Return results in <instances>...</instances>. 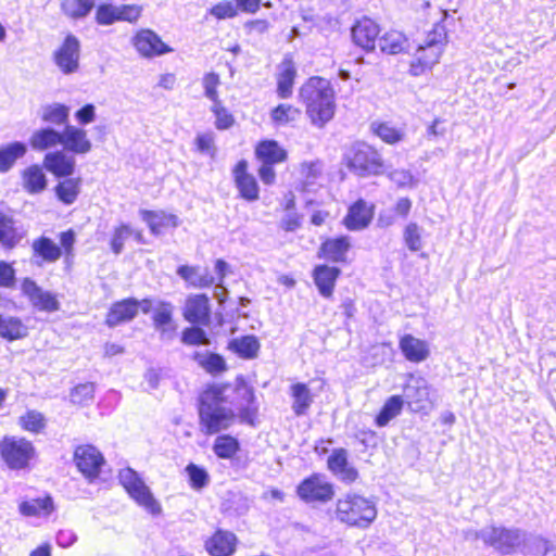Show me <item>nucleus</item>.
I'll return each mask as SVG.
<instances>
[{"label": "nucleus", "mask_w": 556, "mask_h": 556, "mask_svg": "<svg viewBox=\"0 0 556 556\" xmlns=\"http://www.w3.org/2000/svg\"><path fill=\"white\" fill-rule=\"evenodd\" d=\"M300 98L313 125L324 127L333 118L334 91L329 80L311 77L300 89Z\"/></svg>", "instance_id": "1"}, {"label": "nucleus", "mask_w": 556, "mask_h": 556, "mask_svg": "<svg viewBox=\"0 0 556 556\" xmlns=\"http://www.w3.org/2000/svg\"><path fill=\"white\" fill-rule=\"evenodd\" d=\"M334 518L349 527L367 529L377 518V507L371 500L349 492L337 501Z\"/></svg>", "instance_id": "2"}, {"label": "nucleus", "mask_w": 556, "mask_h": 556, "mask_svg": "<svg viewBox=\"0 0 556 556\" xmlns=\"http://www.w3.org/2000/svg\"><path fill=\"white\" fill-rule=\"evenodd\" d=\"M211 393L213 402L202 399L199 408L200 425L202 431L206 434H214L226 430L235 421L233 412L220 405L223 401L220 390L213 389L205 396H210Z\"/></svg>", "instance_id": "3"}, {"label": "nucleus", "mask_w": 556, "mask_h": 556, "mask_svg": "<svg viewBox=\"0 0 556 556\" xmlns=\"http://www.w3.org/2000/svg\"><path fill=\"white\" fill-rule=\"evenodd\" d=\"M467 539H481L502 555H511L526 542V532L516 528L489 527L480 531H468Z\"/></svg>", "instance_id": "4"}, {"label": "nucleus", "mask_w": 556, "mask_h": 556, "mask_svg": "<svg viewBox=\"0 0 556 556\" xmlns=\"http://www.w3.org/2000/svg\"><path fill=\"white\" fill-rule=\"evenodd\" d=\"M348 167L356 175L365 177L380 175L384 172V163L379 152L365 142H356L346 154Z\"/></svg>", "instance_id": "5"}, {"label": "nucleus", "mask_w": 556, "mask_h": 556, "mask_svg": "<svg viewBox=\"0 0 556 556\" xmlns=\"http://www.w3.org/2000/svg\"><path fill=\"white\" fill-rule=\"evenodd\" d=\"M0 455L10 469H25L35 456V447L24 438L4 437L0 441Z\"/></svg>", "instance_id": "6"}, {"label": "nucleus", "mask_w": 556, "mask_h": 556, "mask_svg": "<svg viewBox=\"0 0 556 556\" xmlns=\"http://www.w3.org/2000/svg\"><path fill=\"white\" fill-rule=\"evenodd\" d=\"M118 479L127 493L140 506L144 507L153 515L162 511L160 503L154 498L149 486L146 485L139 475L131 468H125L119 471Z\"/></svg>", "instance_id": "7"}, {"label": "nucleus", "mask_w": 556, "mask_h": 556, "mask_svg": "<svg viewBox=\"0 0 556 556\" xmlns=\"http://www.w3.org/2000/svg\"><path fill=\"white\" fill-rule=\"evenodd\" d=\"M298 496L305 503H327L334 496V486L321 473H313L296 488Z\"/></svg>", "instance_id": "8"}, {"label": "nucleus", "mask_w": 556, "mask_h": 556, "mask_svg": "<svg viewBox=\"0 0 556 556\" xmlns=\"http://www.w3.org/2000/svg\"><path fill=\"white\" fill-rule=\"evenodd\" d=\"M402 399L413 412L428 408L431 404L428 381L424 377L409 374L403 389Z\"/></svg>", "instance_id": "9"}, {"label": "nucleus", "mask_w": 556, "mask_h": 556, "mask_svg": "<svg viewBox=\"0 0 556 556\" xmlns=\"http://www.w3.org/2000/svg\"><path fill=\"white\" fill-rule=\"evenodd\" d=\"M74 462L78 470L89 480H93L100 473L104 457L93 445H79L74 452Z\"/></svg>", "instance_id": "10"}, {"label": "nucleus", "mask_w": 556, "mask_h": 556, "mask_svg": "<svg viewBox=\"0 0 556 556\" xmlns=\"http://www.w3.org/2000/svg\"><path fill=\"white\" fill-rule=\"evenodd\" d=\"M80 43L74 35H67L61 47L54 52V62L63 74L78 71Z\"/></svg>", "instance_id": "11"}, {"label": "nucleus", "mask_w": 556, "mask_h": 556, "mask_svg": "<svg viewBox=\"0 0 556 556\" xmlns=\"http://www.w3.org/2000/svg\"><path fill=\"white\" fill-rule=\"evenodd\" d=\"M21 289L36 309L49 313L60 309V302L56 300L55 295L49 291H45L33 279L25 278Z\"/></svg>", "instance_id": "12"}, {"label": "nucleus", "mask_w": 556, "mask_h": 556, "mask_svg": "<svg viewBox=\"0 0 556 556\" xmlns=\"http://www.w3.org/2000/svg\"><path fill=\"white\" fill-rule=\"evenodd\" d=\"M235 393L241 421L253 425L257 413L253 389L240 377L236 380Z\"/></svg>", "instance_id": "13"}, {"label": "nucleus", "mask_w": 556, "mask_h": 556, "mask_svg": "<svg viewBox=\"0 0 556 556\" xmlns=\"http://www.w3.org/2000/svg\"><path fill=\"white\" fill-rule=\"evenodd\" d=\"M210 301L205 294L191 295L186 300L184 317L191 324H210Z\"/></svg>", "instance_id": "14"}, {"label": "nucleus", "mask_w": 556, "mask_h": 556, "mask_svg": "<svg viewBox=\"0 0 556 556\" xmlns=\"http://www.w3.org/2000/svg\"><path fill=\"white\" fill-rule=\"evenodd\" d=\"M379 26L370 18L364 17L352 27V38L355 45L366 51H372L379 35Z\"/></svg>", "instance_id": "15"}, {"label": "nucleus", "mask_w": 556, "mask_h": 556, "mask_svg": "<svg viewBox=\"0 0 556 556\" xmlns=\"http://www.w3.org/2000/svg\"><path fill=\"white\" fill-rule=\"evenodd\" d=\"M134 45L137 51L147 58L161 55L170 51L168 46L165 45L162 39L150 29L140 30L134 39Z\"/></svg>", "instance_id": "16"}, {"label": "nucleus", "mask_w": 556, "mask_h": 556, "mask_svg": "<svg viewBox=\"0 0 556 556\" xmlns=\"http://www.w3.org/2000/svg\"><path fill=\"white\" fill-rule=\"evenodd\" d=\"M233 177L236 187L240 195L248 201H255L258 199V186L254 176L248 173V162L241 160L233 168Z\"/></svg>", "instance_id": "17"}, {"label": "nucleus", "mask_w": 556, "mask_h": 556, "mask_svg": "<svg viewBox=\"0 0 556 556\" xmlns=\"http://www.w3.org/2000/svg\"><path fill=\"white\" fill-rule=\"evenodd\" d=\"M64 149L75 154H86L91 151L92 143L87 138L86 130L66 125L62 131V140Z\"/></svg>", "instance_id": "18"}, {"label": "nucleus", "mask_w": 556, "mask_h": 556, "mask_svg": "<svg viewBox=\"0 0 556 556\" xmlns=\"http://www.w3.org/2000/svg\"><path fill=\"white\" fill-rule=\"evenodd\" d=\"M138 314V304L137 300L134 298L125 299L118 302H115L108 315H106V325L109 327H116L119 324L127 323L132 320Z\"/></svg>", "instance_id": "19"}, {"label": "nucleus", "mask_w": 556, "mask_h": 556, "mask_svg": "<svg viewBox=\"0 0 556 556\" xmlns=\"http://www.w3.org/2000/svg\"><path fill=\"white\" fill-rule=\"evenodd\" d=\"M25 230L10 215L0 212V243L3 248L13 249L24 238Z\"/></svg>", "instance_id": "20"}, {"label": "nucleus", "mask_w": 556, "mask_h": 556, "mask_svg": "<svg viewBox=\"0 0 556 556\" xmlns=\"http://www.w3.org/2000/svg\"><path fill=\"white\" fill-rule=\"evenodd\" d=\"M43 166L56 177H68L75 170V159L63 151L50 152L45 155Z\"/></svg>", "instance_id": "21"}, {"label": "nucleus", "mask_w": 556, "mask_h": 556, "mask_svg": "<svg viewBox=\"0 0 556 556\" xmlns=\"http://www.w3.org/2000/svg\"><path fill=\"white\" fill-rule=\"evenodd\" d=\"M236 541L233 533L218 530L206 541L205 547L212 556H231L236 551Z\"/></svg>", "instance_id": "22"}, {"label": "nucleus", "mask_w": 556, "mask_h": 556, "mask_svg": "<svg viewBox=\"0 0 556 556\" xmlns=\"http://www.w3.org/2000/svg\"><path fill=\"white\" fill-rule=\"evenodd\" d=\"M341 270L338 267L328 265H318L315 267L313 277L319 293L324 298H330L333 293L334 285Z\"/></svg>", "instance_id": "23"}, {"label": "nucleus", "mask_w": 556, "mask_h": 556, "mask_svg": "<svg viewBox=\"0 0 556 556\" xmlns=\"http://www.w3.org/2000/svg\"><path fill=\"white\" fill-rule=\"evenodd\" d=\"M400 349L407 361L420 363L428 358L430 352L426 341L405 334L400 340Z\"/></svg>", "instance_id": "24"}, {"label": "nucleus", "mask_w": 556, "mask_h": 556, "mask_svg": "<svg viewBox=\"0 0 556 556\" xmlns=\"http://www.w3.org/2000/svg\"><path fill=\"white\" fill-rule=\"evenodd\" d=\"M371 218V210L367 206L365 201L358 200L350 207L344 218V225L350 230H361L370 224Z\"/></svg>", "instance_id": "25"}, {"label": "nucleus", "mask_w": 556, "mask_h": 556, "mask_svg": "<svg viewBox=\"0 0 556 556\" xmlns=\"http://www.w3.org/2000/svg\"><path fill=\"white\" fill-rule=\"evenodd\" d=\"M351 244L348 237H339L326 240L319 249V257H325L334 263H342Z\"/></svg>", "instance_id": "26"}, {"label": "nucleus", "mask_w": 556, "mask_h": 556, "mask_svg": "<svg viewBox=\"0 0 556 556\" xmlns=\"http://www.w3.org/2000/svg\"><path fill=\"white\" fill-rule=\"evenodd\" d=\"M290 395L293 399L292 410L295 416L306 415L314 401L309 388L302 382L294 383L290 388Z\"/></svg>", "instance_id": "27"}, {"label": "nucleus", "mask_w": 556, "mask_h": 556, "mask_svg": "<svg viewBox=\"0 0 556 556\" xmlns=\"http://www.w3.org/2000/svg\"><path fill=\"white\" fill-rule=\"evenodd\" d=\"M142 219L148 224L152 233L159 236L163 232L164 228L177 227L178 218L173 214H165L164 212L141 211Z\"/></svg>", "instance_id": "28"}, {"label": "nucleus", "mask_w": 556, "mask_h": 556, "mask_svg": "<svg viewBox=\"0 0 556 556\" xmlns=\"http://www.w3.org/2000/svg\"><path fill=\"white\" fill-rule=\"evenodd\" d=\"M177 275L195 288H207L215 282L207 269L201 273L198 266L181 265L177 268Z\"/></svg>", "instance_id": "29"}, {"label": "nucleus", "mask_w": 556, "mask_h": 556, "mask_svg": "<svg viewBox=\"0 0 556 556\" xmlns=\"http://www.w3.org/2000/svg\"><path fill=\"white\" fill-rule=\"evenodd\" d=\"M296 68L291 59H285L280 65V73L277 78V92L282 99H287L292 94V88Z\"/></svg>", "instance_id": "30"}, {"label": "nucleus", "mask_w": 556, "mask_h": 556, "mask_svg": "<svg viewBox=\"0 0 556 556\" xmlns=\"http://www.w3.org/2000/svg\"><path fill=\"white\" fill-rule=\"evenodd\" d=\"M228 348L240 357L252 359L257 356L261 344L255 336H243L232 339Z\"/></svg>", "instance_id": "31"}, {"label": "nucleus", "mask_w": 556, "mask_h": 556, "mask_svg": "<svg viewBox=\"0 0 556 556\" xmlns=\"http://www.w3.org/2000/svg\"><path fill=\"white\" fill-rule=\"evenodd\" d=\"M62 132L51 128H41L33 132L30 146L34 150L43 151L61 143Z\"/></svg>", "instance_id": "32"}, {"label": "nucleus", "mask_w": 556, "mask_h": 556, "mask_svg": "<svg viewBox=\"0 0 556 556\" xmlns=\"http://www.w3.org/2000/svg\"><path fill=\"white\" fill-rule=\"evenodd\" d=\"M27 151L25 143L14 141L0 148V172H8Z\"/></svg>", "instance_id": "33"}, {"label": "nucleus", "mask_w": 556, "mask_h": 556, "mask_svg": "<svg viewBox=\"0 0 556 556\" xmlns=\"http://www.w3.org/2000/svg\"><path fill=\"white\" fill-rule=\"evenodd\" d=\"M256 156L266 164L280 163L287 159V152L276 141L261 142L256 148Z\"/></svg>", "instance_id": "34"}, {"label": "nucleus", "mask_w": 556, "mask_h": 556, "mask_svg": "<svg viewBox=\"0 0 556 556\" xmlns=\"http://www.w3.org/2000/svg\"><path fill=\"white\" fill-rule=\"evenodd\" d=\"M28 336V328L17 317H2L0 337L9 341L23 339Z\"/></svg>", "instance_id": "35"}, {"label": "nucleus", "mask_w": 556, "mask_h": 556, "mask_svg": "<svg viewBox=\"0 0 556 556\" xmlns=\"http://www.w3.org/2000/svg\"><path fill=\"white\" fill-rule=\"evenodd\" d=\"M24 188L29 193H40L47 187V178L42 168L38 165H31L23 174Z\"/></svg>", "instance_id": "36"}, {"label": "nucleus", "mask_w": 556, "mask_h": 556, "mask_svg": "<svg viewBox=\"0 0 556 556\" xmlns=\"http://www.w3.org/2000/svg\"><path fill=\"white\" fill-rule=\"evenodd\" d=\"M31 248L35 252V254L42 257L43 261L48 263H54L56 262L61 255L62 250L59 245H56L50 238L48 237H40L36 239Z\"/></svg>", "instance_id": "37"}, {"label": "nucleus", "mask_w": 556, "mask_h": 556, "mask_svg": "<svg viewBox=\"0 0 556 556\" xmlns=\"http://www.w3.org/2000/svg\"><path fill=\"white\" fill-rule=\"evenodd\" d=\"M403 404L404 400L401 395H392L389 397L376 417L377 426H387L391 419L400 415Z\"/></svg>", "instance_id": "38"}, {"label": "nucleus", "mask_w": 556, "mask_h": 556, "mask_svg": "<svg viewBox=\"0 0 556 556\" xmlns=\"http://www.w3.org/2000/svg\"><path fill=\"white\" fill-rule=\"evenodd\" d=\"M53 510V501L50 496L45 498H35L20 504V513L24 516L49 515Z\"/></svg>", "instance_id": "39"}, {"label": "nucleus", "mask_w": 556, "mask_h": 556, "mask_svg": "<svg viewBox=\"0 0 556 556\" xmlns=\"http://www.w3.org/2000/svg\"><path fill=\"white\" fill-rule=\"evenodd\" d=\"M406 42L405 36L396 30L388 31L379 39L381 51L389 54H397L404 51Z\"/></svg>", "instance_id": "40"}, {"label": "nucleus", "mask_w": 556, "mask_h": 556, "mask_svg": "<svg viewBox=\"0 0 556 556\" xmlns=\"http://www.w3.org/2000/svg\"><path fill=\"white\" fill-rule=\"evenodd\" d=\"M185 472L187 473L190 488L194 491L200 492L210 484L211 478L204 467L190 463L185 468Z\"/></svg>", "instance_id": "41"}, {"label": "nucleus", "mask_w": 556, "mask_h": 556, "mask_svg": "<svg viewBox=\"0 0 556 556\" xmlns=\"http://www.w3.org/2000/svg\"><path fill=\"white\" fill-rule=\"evenodd\" d=\"M70 109L61 103L48 104L41 108V118L46 123L63 125L68 121Z\"/></svg>", "instance_id": "42"}, {"label": "nucleus", "mask_w": 556, "mask_h": 556, "mask_svg": "<svg viewBox=\"0 0 556 556\" xmlns=\"http://www.w3.org/2000/svg\"><path fill=\"white\" fill-rule=\"evenodd\" d=\"M193 358L210 374L215 375L226 370L225 359L219 354L195 352Z\"/></svg>", "instance_id": "43"}, {"label": "nucleus", "mask_w": 556, "mask_h": 556, "mask_svg": "<svg viewBox=\"0 0 556 556\" xmlns=\"http://www.w3.org/2000/svg\"><path fill=\"white\" fill-rule=\"evenodd\" d=\"M214 453L219 458H231L239 451V442L230 435H219L213 445Z\"/></svg>", "instance_id": "44"}, {"label": "nucleus", "mask_w": 556, "mask_h": 556, "mask_svg": "<svg viewBox=\"0 0 556 556\" xmlns=\"http://www.w3.org/2000/svg\"><path fill=\"white\" fill-rule=\"evenodd\" d=\"M79 179L68 178L61 181L55 188L58 198L65 204L74 203L79 193Z\"/></svg>", "instance_id": "45"}, {"label": "nucleus", "mask_w": 556, "mask_h": 556, "mask_svg": "<svg viewBox=\"0 0 556 556\" xmlns=\"http://www.w3.org/2000/svg\"><path fill=\"white\" fill-rule=\"evenodd\" d=\"M94 7V0H64L62 10L71 17L79 18L86 16Z\"/></svg>", "instance_id": "46"}, {"label": "nucleus", "mask_w": 556, "mask_h": 556, "mask_svg": "<svg viewBox=\"0 0 556 556\" xmlns=\"http://www.w3.org/2000/svg\"><path fill=\"white\" fill-rule=\"evenodd\" d=\"M173 305L168 302H160L154 308L153 324L157 330L165 332L166 326L173 320Z\"/></svg>", "instance_id": "47"}, {"label": "nucleus", "mask_w": 556, "mask_h": 556, "mask_svg": "<svg viewBox=\"0 0 556 556\" xmlns=\"http://www.w3.org/2000/svg\"><path fill=\"white\" fill-rule=\"evenodd\" d=\"M422 231L424 229L417 223H409L403 232V238L406 247L412 252H417L422 248Z\"/></svg>", "instance_id": "48"}, {"label": "nucleus", "mask_w": 556, "mask_h": 556, "mask_svg": "<svg viewBox=\"0 0 556 556\" xmlns=\"http://www.w3.org/2000/svg\"><path fill=\"white\" fill-rule=\"evenodd\" d=\"M372 131L384 142L389 144L396 143L403 139V132L392 127L388 123H372Z\"/></svg>", "instance_id": "49"}, {"label": "nucleus", "mask_w": 556, "mask_h": 556, "mask_svg": "<svg viewBox=\"0 0 556 556\" xmlns=\"http://www.w3.org/2000/svg\"><path fill=\"white\" fill-rule=\"evenodd\" d=\"M20 425L27 431L38 433L46 427V420L41 413L28 410L20 418Z\"/></svg>", "instance_id": "50"}, {"label": "nucleus", "mask_w": 556, "mask_h": 556, "mask_svg": "<svg viewBox=\"0 0 556 556\" xmlns=\"http://www.w3.org/2000/svg\"><path fill=\"white\" fill-rule=\"evenodd\" d=\"M94 384L86 382L76 386L71 392V402L78 405H85L93 399Z\"/></svg>", "instance_id": "51"}, {"label": "nucleus", "mask_w": 556, "mask_h": 556, "mask_svg": "<svg viewBox=\"0 0 556 556\" xmlns=\"http://www.w3.org/2000/svg\"><path fill=\"white\" fill-rule=\"evenodd\" d=\"M132 235V229L128 225H121L115 228L111 239V249L114 254L118 255L124 249L125 241Z\"/></svg>", "instance_id": "52"}, {"label": "nucleus", "mask_w": 556, "mask_h": 556, "mask_svg": "<svg viewBox=\"0 0 556 556\" xmlns=\"http://www.w3.org/2000/svg\"><path fill=\"white\" fill-rule=\"evenodd\" d=\"M446 43V33L445 28L442 25H435L433 30L429 33L425 39L424 45L421 47L426 48H439V51L443 52L444 46Z\"/></svg>", "instance_id": "53"}, {"label": "nucleus", "mask_w": 556, "mask_h": 556, "mask_svg": "<svg viewBox=\"0 0 556 556\" xmlns=\"http://www.w3.org/2000/svg\"><path fill=\"white\" fill-rule=\"evenodd\" d=\"M181 340L185 344L189 345L210 344V339L205 331L199 327L186 328L182 332Z\"/></svg>", "instance_id": "54"}, {"label": "nucleus", "mask_w": 556, "mask_h": 556, "mask_svg": "<svg viewBox=\"0 0 556 556\" xmlns=\"http://www.w3.org/2000/svg\"><path fill=\"white\" fill-rule=\"evenodd\" d=\"M219 84H220L219 76L214 72L207 73L203 77L204 94L213 103L219 101L218 93H217V87Z\"/></svg>", "instance_id": "55"}, {"label": "nucleus", "mask_w": 556, "mask_h": 556, "mask_svg": "<svg viewBox=\"0 0 556 556\" xmlns=\"http://www.w3.org/2000/svg\"><path fill=\"white\" fill-rule=\"evenodd\" d=\"M299 114V110L294 109L289 104H279L271 112V118L278 124H287L290 121L295 119Z\"/></svg>", "instance_id": "56"}, {"label": "nucleus", "mask_w": 556, "mask_h": 556, "mask_svg": "<svg viewBox=\"0 0 556 556\" xmlns=\"http://www.w3.org/2000/svg\"><path fill=\"white\" fill-rule=\"evenodd\" d=\"M327 465L329 470L336 475L345 466L349 465L348 460V452L344 448H337L332 452V454L328 457Z\"/></svg>", "instance_id": "57"}, {"label": "nucleus", "mask_w": 556, "mask_h": 556, "mask_svg": "<svg viewBox=\"0 0 556 556\" xmlns=\"http://www.w3.org/2000/svg\"><path fill=\"white\" fill-rule=\"evenodd\" d=\"M97 22L101 25H111L117 20V7L112 4H102L97 9Z\"/></svg>", "instance_id": "58"}, {"label": "nucleus", "mask_w": 556, "mask_h": 556, "mask_svg": "<svg viewBox=\"0 0 556 556\" xmlns=\"http://www.w3.org/2000/svg\"><path fill=\"white\" fill-rule=\"evenodd\" d=\"M212 111L216 116L215 125L218 129H227L232 125L233 118L220 104V101L213 103Z\"/></svg>", "instance_id": "59"}, {"label": "nucleus", "mask_w": 556, "mask_h": 556, "mask_svg": "<svg viewBox=\"0 0 556 556\" xmlns=\"http://www.w3.org/2000/svg\"><path fill=\"white\" fill-rule=\"evenodd\" d=\"M142 12V8L136 4H124L117 7V20L129 23L136 22Z\"/></svg>", "instance_id": "60"}, {"label": "nucleus", "mask_w": 556, "mask_h": 556, "mask_svg": "<svg viewBox=\"0 0 556 556\" xmlns=\"http://www.w3.org/2000/svg\"><path fill=\"white\" fill-rule=\"evenodd\" d=\"M197 148L201 153L210 154L212 157L216 154L214 136L211 132L198 135L195 138Z\"/></svg>", "instance_id": "61"}, {"label": "nucleus", "mask_w": 556, "mask_h": 556, "mask_svg": "<svg viewBox=\"0 0 556 556\" xmlns=\"http://www.w3.org/2000/svg\"><path fill=\"white\" fill-rule=\"evenodd\" d=\"M210 12L213 16H215L218 20L229 18L237 15L236 7L229 1H224L215 4Z\"/></svg>", "instance_id": "62"}, {"label": "nucleus", "mask_w": 556, "mask_h": 556, "mask_svg": "<svg viewBox=\"0 0 556 556\" xmlns=\"http://www.w3.org/2000/svg\"><path fill=\"white\" fill-rule=\"evenodd\" d=\"M417 52L421 55L424 59V64L428 65L430 70L439 62L440 56L442 54L441 51H439V48H426L419 46L417 49Z\"/></svg>", "instance_id": "63"}, {"label": "nucleus", "mask_w": 556, "mask_h": 556, "mask_svg": "<svg viewBox=\"0 0 556 556\" xmlns=\"http://www.w3.org/2000/svg\"><path fill=\"white\" fill-rule=\"evenodd\" d=\"M15 282V270L7 262H0V287L11 288Z\"/></svg>", "instance_id": "64"}]
</instances>
